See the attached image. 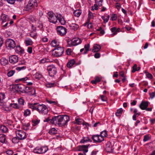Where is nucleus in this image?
Listing matches in <instances>:
<instances>
[{"label": "nucleus", "mask_w": 155, "mask_h": 155, "mask_svg": "<svg viewBox=\"0 0 155 155\" xmlns=\"http://www.w3.org/2000/svg\"><path fill=\"white\" fill-rule=\"evenodd\" d=\"M69 120V116L66 115H60L53 117L51 120V123L60 127L64 126Z\"/></svg>", "instance_id": "nucleus-1"}, {"label": "nucleus", "mask_w": 155, "mask_h": 155, "mask_svg": "<svg viewBox=\"0 0 155 155\" xmlns=\"http://www.w3.org/2000/svg\"><path fill=\"white\" fill-rule=\"evenodd\" d=\"M40 113L45 114L48 112V109L44 104H38L37 105V110Z\"/></svg>", "instance_id": "nucleus-2"}, {"label": "nucleus", "mask_w": 155, "mask_h": 155, "mask_svg": "<svg viewBox=\"0 0 155 155\" xmlns=\"http://www.w3.org/2000/svg\"><path fill=\"white\" fill-rule=\"evenodd\" d=\"M47 70L49 75L51 77H54L57 73V68L54 65L48 66Z\"/></svg>", "instance_id": "nucleus-3"}, {"label": "nucleus", "mask_w": 155, "mask_h": 155, "mask_svg": "<svg viewBox=\"0 0 155 155\" xmlns=\"http://www.w3.org/2000/svg\"><path fill=\"white\" fill-rule=\"evenodd\" d=\"M48 15L50 22L56 23L57 22L59 15H55L53 12H48Z\"/></svg>", "instance_id": "nucleus-4"}, {"label": "nucleus", "mask_w": 155, "mask_h": 155, "mask_svg": "<svg viewBox=\"0 0 155 155\" xmlns=\"http://www.w3.org/2000/svg\"><path fill=\"white\" fill-rule=\"evenodd\" d=\"M15 133L18 138L19 140H24L27 136L26 133L22 130H17L15 131Z\"/></svg>", "instance_id": "nucleus-5"}, {"label": "nucleus", "mask_w": 155, "mask_h": 155, "mask_svg": "<svg viewBox=\"0 0 155 155\" xmlns=\"http://www.w3.org/2000/svg\"><path fill=\"white\" fill-rule=\"evenodd\" d=\"M38 4L36 0H29L26 6V10L34 8L37 6Z\"/></svg>", "instance_id": "nucleus-6"}, {"label": "nucleus", "mask_w": 155, "mask_h": 155, "mask_svg": "<svg viewBox=\"0 0 155 155\" xmlns=\"http://www.w3.org/2000/svg\"><path fill=\"white\" fill-rule=\"evenodd\" d=\"M54 50L56 51L54 52L52 54L55 57H59L61 56L64 51L63 48L60 47L55 48L52 51H53Z\"/></svg>", "instance_id": "nucleus-7"}, {"label": "nucleus", "mask_w": 155, "mask_h": 155, "mask_svg": "<svg viewBox=\"0 0 155 155\" xmlns=\"http://www.w3.org/2000/svg\"><path fill=\"white\" fill-rule=\"evenodd\" d=\"M48 150V148L47 147H37L34 150L33 152L37 154H42L45 153Z\"/></svg>", "instance_id": "nucleus-8"}, {"label": "nucleus", "mask_w": 155, "mask_h": 155, "mask_svg": "<svg viewBox=\"0 0 155 155\" xmlns=\"http://www.w3.org/2000/svg\"><path fill=\"white\" fill-rule=\"evenodd\" d=\"M67 29L62 26H58L57 28V32L61 36H64L67 33Z\"/></svg>", "instance_id": "nucleus-9"}, {"label": "nucleus", "mask_w": 155, "mask_h": 155, "mask_svg": "<svg viewBox=\"0 0 155 155\" xmlns=\"http://www.w3.org/2000/svg\"><path fill=\"white\" fill-rule=\"evenodd\" d=\"M5 45L10 48H14L15 47V44L13 40L9 38L6 41Z\"/></svg>", "instance_id": "nucleus-10"}, {"label": "nucleus", "mask_w": 155, "mask_h": 155, "mask_svg": "<svg viewBox=\"0 0 155 155\" xmlns=\"http://www.w3.org/2000/svg\"><path fill=\"white\" fill-rule=\"evenodd\" d=\"M91 138L93 140L94 142L96 143H100L104 140V138L101 137L100 135H93Z\"/></svg>", "instance_id": "nucleus-11"}, {"label": "nucleus", "mask_w": 155, "mask_h": 155, "mask_svg": "<svg viewBox=\"0 0 155 155\" xmlns=\"http://www.w3.org/2000/svg\"><path fill=\"white\" fill-rule=\"evenodd\" d=\"M89 144L87 145H82L78 146V150L79 151H83V153L86 155V153L88 152V150L87 149L89 146Z\"/></svg>", "instance_id": "nucleus-12"}, {"label": "nucleus", "mask_w": 155, "mask_h": 155, "mask_svg": "<svg viewBox=\"0 0 155 155\" xmlns=\"http://www.w3.org/2000/svg\"><path fill=\"white\" fill-rule=\"evenodd\" d=\"M149 104L148 101H142L139 105V107L141 109L145 110L148 107Z\"/></svg>", "instance_id": "nucleus-13"}, {"label": "nucleus", "mask_w": 155, "mask_h": 155, "mask_svg": "<svg viewBox=\"0 0 155 155\" xmlns=\"http://www.w3.org/2000/svg\"><path fill=\"white\" fill-rule=\"evenodd\" d=\"M81 40L79 38H73L71 40V44L72 45L76 46L81 42Z\"/></svg>", "instance_id": "nucleus-14"}, {"label": "nucleus", "mask_w": 155, "mask_h": 155, "mask_svg": "<svg viewBox=\"0 0 155 155\" xmlns=\"http://www.w3.org/2000/svg\"><path fill=\"white\" fill-rule=\"evenodd\" d=\"M114 148L110 143H107L106 144V150L107 152L112 153L113 152Z\"/></svg>", "instance_id": "nucleus-15"}, {"label": "nucleus", "mask_w": 155, "mask_h": 155, "mask_svg": "<svg viewBox=\"0 0 155 155\" xmlns=\"http://www.w3.org/2000/svg\"><path fill=\"white\" fill-rule=\"evenodd\" d=\"M18 57L16 55H12L9 57V61L12 63L14 64L18 61Z\"/></svg>", "instance_id": "nucleus-16"}, {"label": "nucleus", "mask_w": 155, "mask_h": 155, "mask_svg": "<svg viewBox=\"0 0 155 155\" xmlns=\"http://www.w3.org/2000/svg\"><path fill=\"white\" fill-rule=\"evenodd\" d=\"M25 93L27 92H33L34 93L32 94V95H34L36 94L35 93V88H31L30 87H25Z\"/></svg>", "instance_id": "nucleus-17"}, {"label": "nucleus", "mask_w": 155, "mask_h": 155, "mask_svg": "<svg viewBox=\"0 0 155 155\" xmlns=\"http://www.w3.org/2000/svg\"><path fill=\"white\" fill-rule=\"evenodd\" d=\"M101 49V46L97 44H94L93 46L92 51L93 52H97Z\"/></svg>", "instance_id": "nucleus-18"}, {"label": "nucleus", "mask_w": 155, "mask_h": 155, "mask_svg": "<svg viewBox=\"0 0 155 155\" xmlns=\"http://www.w3.org/2000/svg\"><path fill=\"white\" fill-rule=\"evenodd\" d=\"M38 104V103H29L28 104V106L29 108L32 109V110H36L37 105Z\"/></svg>", "instance_id": "nucleus-19"}, {"label": "nucleus", "mask_w": 155, "mask_h": 155, "mask_svg": "<svg viewBox=\"0 0 155 155\" xmlns=\"http://www.w3.org/2000/svg\"><path fill=\"white\" fill-rule=\"evenodd\" d=\"M110 30L113 33L111 34V35L112 36H114L116 35L117 32H120V28H117L116 27H114L111 28Z\"/></svg>", "instance_id": "nucleus-20"}, {"label": "nucleus", "mask_w": 155, "mask_h": 155, "mask_svg": "<svg viewBox=\"0 0 155 155\" xmlns=\"http://www.w3.org/2000/svg\"><path fill=\"white\" fill-rule=\"evenodd\" d=\"M69 27L71 29L74 31L76 30L79 28V26L76 24L72 23L69 25Z\"/></svg>", "instance_id": "nucleus-21"}, {"label": "nucleus", "mask_w": 155, "mask_h": 155, "mask_svg": "<svg viewBox=\"0 0 155 155\" xmlns=\"http://www.w3.org/2000/svg\"><path fill=\"white\" fill-rule=\"evenodd\" d=\"M83 124L84 125L86 126H88L91 127H96L98 124H100L99 122H97L94 124H93V123H92V124H90L88 123L84 122V123H83Z\"/></svg>", "instance_id": "nucleus-22"}, {"label": "nucleus", "mask_w": 155, "mask_h": 155, "mask_svg": "<svg viewBox=\"0 0 155 155\" xmlns=\"http://www.w3.org/2000/svg\"><path fill=\"white\" fill-rule=\"evenodd\" d=\"M87 142H92V140L88 137H84L80 141L81 143H84Z\"/></svg>", "instance_id": "nucleus-23"}, {"label": "nucleus", "mask_w": 155, "mask_h": 155, "mask_svg": "<svg viewBox=\"0 0 155 155\" xmlns=\"http://www.w3.org/2000/svg\"><path fill=\"white\" fill-rule=\"evenodd\" d=\"M5 95L3 93H0V105H2L4 103V99L5 98Z\"/></svg>", "instance_id": "nucleus-24"}, {"label": "nucleus", "mask_w": 155, "mask_h": 155, "mask_svg": "<svg viewBox=\"0 0 155 155\" xmlns=\"http://www.w3.org/2000/svg\"><path fill=\"white\" fill-rule=\"evenodd\" d=\"M58 18L59 22L61 23V25H64L65 24V21L64 20V18L61 15H59Z\"/></svg>", "instance_id": "nucleus-25"}, {"label": "nucleus", "mask_w": 155, "mask_h": 155, "mask_svg": "<svg viewBox=\"0 0 155 155\" xmlns=\"http://www.w3.org/2000/svg\"><path fill=\"white\" fill-rule=\"evenodd\" d=\"M0 18V19L2 20V22H6L8 20L7 16L4 14H2Z\"/></svg>", "instance_id": "nucleus-26"}, {"label": "nucleus", "mask_w": 155, "mask_h": 155, "mask_svg": "<svg viewBox=\"0 0 155 155\" xmlns=\"http://www.w3.org/2000/svg\"><path fill=\"white\" fill-rule=\"evenodd\" d=\"M51 45L53 47H58L59 45V42L56 40H54L52 41Z\"/></svg>", "instance_id": "nucleus-27"}, {"label": "nucleus", "mask_w": 155, "mask_h": 155, "mask_svg": "<svg viewBox=\"0 0 155 155\" xmlns=\"http://www.w3.org/2000/svg\"><path fill=\"white\" fill-rule=\"evenodd\" d=\"M1 63L3 65H5L8 63V61L5 58H2L1 59Z\"/></svg>", "instance_id": "nucleus-28"}, {"label": "nucleus", "mask_w": 155, "mask_h": 155, "mask_svg": "<svg viewBox=\"0 0 155 155\" xmlns=\"http://www.w3.org/2000/svg\"><path fill=\"white\" fill-rule=\"evenodd\" d=\"M75 63V61L74 60H71L67 63V66L68 68H70L73 66Z\"/></svg>", "instance_id": "nucleus-29"}, {"label": "nucleus", "mask_w": 155, "mask_h": 155, "mask_svg": "<svg viewBox=\"0 0 155 155\" xmlns=\"http://www.w3.org/2000/svg\"><path fill=\"white\" fill-rule=\"evenodd\" d=\"M5 136L4 134H0V141L2 143H5Z\"/></svg>", "instance_id": "nucleus-30"}, {"label": "nucleus", "mask_w": 155, "mask_h": 155, "mask_svg": "<svg viewBox=\"0 0 155 155\" xmlns=\"http://www.w3.org/2000/svg\"><path fill=\"white\" fill-rule=\"evenodd\" d=\"M48 133L51 135H54L57 133V130L54 128H53L50 130Z\"/></svg>", "instance_id": "nucleus-31"}, {"label": "nucleus", "mask_w": 155, "mask_h": 155, "mask_svg": "<svg viewBox=\"0 0 155 155\" xmlns=\"http://www.w3.org/2000/svg\"><path fill=\"white\" fill-rule=\"evenodd\" d=\"M0 130L2 132L5 133L8 131V129L6 126L2 125L0 127Z\"/></svg>", "instance_id": "nucleus-32"}, {"label": "nucleus", "mask_w": 155, "mask_h": 155, "mask_svg": "<svg viewBox=\"0 0 155 155\" xmlns=\"http://www.w3.org/2000/svg\"><path fill=\"white\" fill-rule=\"evenodd\" d=\"M16 51L18 52H20L21 53L23 54L24 51V50L21 49L20 46H18L16 47Z\"/></svg>", "instance_id": "nucleus-33"}, {"label": "nucleus", "mask_w": 155, "mask_h": 155, "mask_svg": "<svg viewBox=\"0 0 155 155\" xmlns=\"http://www.w3.org/2000/svg\"><path fill=\"white\" fill-rule=\"evenodd\" d=\"M25 43L27 46L28 45H31L33 43V41L30 39H28L25 40Z\"/></svg>", "instance_id": "nucleus-34"}, {"label": "nucleus", "mask_w": 155, "mask_h": 155, "mask_svg": "<svg viewBox=\"0 0 155 155\" xmlns=\"http://www.w3.org/2000/svg\"><path fill=\"white\" fill-rule=\"evenodd\" d=\"M123 111V110L122 108H120L119 109H118L117 110V112H116L115 113L117 117L120 116Z\"/></svg>", "instance_id": "nucleus-35"}, {"label": "nucleus", "mask_w": 155, "mask_h": 155, "mask_svg": "<svg viewBox=\"0 0 155 155\" xmlns=\"http://www.w3.org/2000/svg\"><path fill=\"white\" fill-rule=\"evenodd\" d=\"M93 13L90 11H89L88 13V19L87 20V22L86 23V24H87L88 23V22H89L91 18H93Z\"/></svg>", "instance_id": "nucleus-36"}, {"label": "nucleus", "mask_w": 155, "mask_h": 155, "mask_svg": "<svg viewBox=\"0 0 155 155\" xmlns=\"http://www.w3.org/2000/svg\"><path fill=\"white\" fill-rule=\"evenodd\" d=\"M25 86L22 84H18V90L19 91H25Z\"/></svg>", "instance_id": "nucleus-37"}, {"label": "nucleus", "mask_w": 155, "mask_h": 155, "mask_svg": "<svg viewBox=\"0 0 155 155\" xmlns=\"http://www.w3.org/2000/svg\"><path fill=\"white\" fill-rule=\"evenodd\" d=\"M100 135L103 138H104V137H107V131L106 130L102 131L101 132Z\"/></svg>", "instance_id": "nucleus-38"}, {"label": "nucleus", "mask_w": 155, "mask_h": 155, "mask_svg": "<svg viewBox=\"0 0 155 155\" xmlns=\"http://www.w3.org/2000/svg\"><path fill=\"white\" fill-rule=\"evenodd\" d=\"M81 11L79 10H75L74 12V15L77 17H79L81 15Z\"/></svg>", "instance_id": "nucleus-39"}, {"label": "nucleus", "mask_w": 155, "mask_h": 155, "mask_svg": "<svg viewBox=\"0 0 155 155\" xmlns=\"http://www.w3.org/2000/svg\"><path fill=\"white\" fill-rule=\"evenodd\" d=\"M31 114V112L30 110L27 109L25 110L24 112V115L25 117H27L30 115Z\"/></svg>", "instance_id": "nucleus-40"}, {"label": "nucleus", "mask_w": 155, "mask_h": 155, "mask_svg": "<svg viewBox=\"0 0 155 155\" xmlns=\"http://www.w3.org/2000/svg\"><path fill=\"white\" fill-rule=\"evenodd\" d=\"M107 18H105L104 16H102V18L104 22L105 23L108 22L110 17L109 15H107Z\"/></svg>", "instance_id": "nucleus-41"}, {"label": "nucleus", "mask_w": 155, "mask_h": 155, "mask_svg": "<svg viewBox=\"0 0 155 155\" xmlns=\"http://www.w3.org/2000/svg\"><path fill=\"white\" fill-rule=\"evenodd\" d=\"M15 71L11 70L7 74V76L9 77H11L13 75V74L15 73Z\"/></svg>", "instance_id": "nucleus-42"}, {"label": "nucleus", "mask_w": 155, "mask_h": 155, "mask_svg": "<svg viewBox=\"0 0 155 155\" xmlns=\"http://www.w3.org/2000/svg\"><path fill=\"white\" fill-rule=\"evenodd\" d=\"M141 113L140 112H138L137 113L134 114L133 116V119L134 120H136V117H138V116L140 115Z\"/></svg>", "instance_id": "nucleus-43"}, {"label": "nucleus", "mask_w": 155, "mask_h": 155, "mask_svg": "<svg viewBox=\"0 0 155 155\" xmlns=\"http://www.w3.org/2000/svg\"><path fill=\"white\" fill-rule=\"evenodd\" d=\"M18 101L19 104L22 105H24L25 101L22 98H19L18 100Z\"/></svg>", "instance_id": "nucleus-44"}, {"label": "nucleus", "mask_w": 155, "mask_h": 155, "mask_svg": "<svg viewBox=\"0 0 155 155\" xmlns=\"http://www.w3.org/2000/svg\"><path fill=\"white\" fill-rule=\"evenodd\" d=\"M35 77L36 79H39L41 78L42 75L39 73H37L35 74Z\"/></svg>", "instance_id": "nucleus-45"}, {"label": "nucleus", "mask_w": 155, "mask_h": 155, "mask_svg": "<svg viewBox=\"0 0 155 155\" xmlns=\"http://www.w3.org/2000/svg\"><path fill=\"white\" fill-rule=\"evenodd\" d=\"M39 120H32V122L33 123V125L34 126H36L40 122Z\"/></svg>", "instance_id": "nucleus-46"}, {"label": "nucleus", "mask_w": 155, "mask_h": 155, "mask_svg": "<svg viewBox=\"0 0 155 155\" xmlns=\"http://www.w3.org/2000/svg\"><path fill=\"white\" fill-rule=\"evenodd\" d=\"M38 24L39 25H38V27L41 30H43V25L41 21H39Z\"/></svg>", "instance_id": "nucleus-47"}, {"label": "nucleus", "mask_w": 155, "mask_h": 155, "mask_svg": "<svg viewBox=\"0 0 155 155\" xmlns=\"http://www.w3.org/2000/svg\"><path fill=\"white\" fill-rule=\"evenodd\" d=\"M117 18V15L116 14H113L112 15L111 20L112 21L116 20Z\"/></svg>", "instance_id": "nucleus-48"}, {"label": "nucleus", "mask_w": 155, "mask_h": 155, "mask_svg": "<svg viewBox=\"0 0 155 155\" xmlns=\"http://www.w3.org/2000/svg\"><path fill=\"white\" fill-rule=\"evenodd\" d=\"M100 97L101 100L103 101H106L107 100V97L104 95H100Z\"/></svg>", "instance_id": "nucleus-49"}, {"label": "nucleus", "mask_w": 155, "mask_h": 155, "mask_svg": "<svg viewBox=\"0 0 155 155\" xmlns=\"http://www.w3.org/2000/svg\"><path fill=\"white\" fill-rule=\"evenodd\" d=\"M11 106L15 108L18 109L19 108V107L18 105L16 103H13V104H11Z\"/></svg>", "instance_id": "nucleus-50"}, {"label": "nucleus", "mask_w": 155, "mask_h": 155, "mask_svg": "<svg viewBox=\"0 0 155 155\" xmlns=\"http://www.w3.org/2000/svg\"><path fill=\"white\" fill-rule=\"evenodd\" d=\"M132 73H134L136 71H137V65L136 64H135L132 67Z\"/></svg>", "instance_id": "nucleus-51"}, {"label": "nucleus", "mask_w": 155, "mask_h": 155, "mask_svg": "<svg viewBox=\"0 0 155 155\" xmlns=\"http://www.w3.org/2000/svg\"><path fill=\"white\" fill-rule=\"evenodd\" d=\"M18 140H19L18 138H17L15 137L13 138L12 141L13 143H18L19 141Z\"/></svg>", "instance_id": "nucleus-52"}, {"label": "nucleus", "mask_w": 155, "mask_h": 155, "mask_svg": "<svg viewBox=\"0 0 155 155\" xmlns=\"http://www.w3.org/2000/svg\"><path fill=\"white\" fill-rule=\"evenodd\" d=\"M12 88L14 89L15 91H18V84H16L13 85L12 86Z\"/></svg>", "instance_id": "nucleus-53"}, {"label": "nucleus", "mask_w": 155, "mask_h": 155, "mask_svg": "<svg viewBox=\"0 0 155 155\" xmlns=\"http://www.w3.org/2000/svg\"><path fill=\"white\" fill-rule=\"evenodd\" d=\"M145 73L146 74V76L148 78L150 79H152L153 78V76L151 74L148 72H146V71Z\"/></svg>", "instance_id": "nucleus-54"}, {"label": "nucleus", "mask_w": 155, "mask_h": 155, "mask_svg": "<svg viewBox=\"0 0 155 155\" xmlns=\"http://www.w3.org/2000/svg\"><path fill=\"white\" fill-rule=\"evenodd\" d=\"M37 35V34L36 33H33V31L31 32L30 34V36L34 38H35Z\"/></svg>", "instance_id": "nucleus-55"}, {"label": "nucleus", "mask_w": 155, "mask_h": 155, "mask_svg": "<svg viewBox=\"0 0 155 155\" xmlns=\"http://www.w3.org/2000/svg\"><path fill=\"white\" fill-rule=\"evenodd\" d=\"M46 101L48 103L50 104H54L55 105H56L57 104V102H56L55 101H51L48 100H46Z\"/></svg>", "instance_id": "nucleus-56"}, {"label": "nucleus", "mask_w": 155, "mask_h": 155, "mask_svg": "<svg viewBox=\"0 0 155 155\" xmlns=\"http://www.w3.org/2000/svg\"><path fill=\"white\" fill-rule=\"evenodd\" d=\"M150 97L151 99L155 97V91L149 93Z\"/></svg>", "instance_id": "nucleus-57"}, {"label": "nucleus", "mask_w": 155, "mask_h": 155, "mask_svg": "<svg viewBox=\"0 0 155 155\" xmlns=\"http://www.w3.org/2000/svg\"><path fill=\"white\" fill-rule=\"evenodd\" d=\"M90 47V45L89 44L85 45L84 46V48L85 49V50H86L87 51H89Z\"/></svg>", "instance_id": "nucleus-58"}, {"label": "nucleus", "mask_w": 155, "mask_h": 155, "mask_svg": "<svg viewBox=\"0 0 155 155\" xmlns=\"http://www.w3.org/2000/svg\"><path fill=\"white\" fill-rule=\"evenodd\" d=\"M103 0H99V1H97L96 2V3L97 4H98L99 6H101L102 5V3L103 2Z\"/></svg>", "instance_id": "nucleus-59"}, {"label": "nucleus", "mask_w": 155, "mask_h": 155, "mask_svg": "<svg viewBox=\"0 0 155 155\" xmlns=\"http://www.w3.org/2000/svg\"><path fill=\"white\" fill-rule=\"evenodd\" d=\"M32 47H29L28 48L27 51L29 53L31 54L32 52Z\"/></svg>", "instance_id": "nucleus-60"}, {"label": "nucleus", "mask_w": 155, "mask_h": 155, "mask_svg": "<svg viewBox=\"0 0 155 155\" xmlns=\"http://www.w3.org/2000/svg\"><path fill=\"white\" fill-rule=\"evenodd\" d=\"M94 56L96 58H99L100 57V54L99 53H96L95 54Z\"/></svg>", "instance_id": "nucleus-61"}, {"label": "nucleus", "mask_w": 155, "mask_h": 155, "mask_svg": "<svg viewBox=\"0 0 155 155\" xmlns=\"http://www.w3.org/2000/svg\"><path fill=\"white\" fill-rule=\"evenodd\" d=\"M149 139V137L147 135H145L144 137V138L143 139V140L144 141H147Z\"/></svg>", "instance_id": "nucleus-62"}, {"label": "nucleus", "mask_w": 155, "mask_h": 155, "mask_svg": "<svg viewBox=\"0 0 155 155\" xmlns=\"http://www.w3.org/2000/svg\"><path fill=\"white\" fill-rule=\"evenodd\" d=\"M6 153L9 155H12L13 153V152L12 150H8L6 151Z\"/></svg>", "instance_id": "nucleus-63"}, {"label": "nucleus", "mask_w": 155, "mask_h": 155, "mask_svg": "<svg viewBox=\"0 0 155 155\" xmlns=\"http://www.w3.org/2000/svg\"><path fill=\"white\" fill-rule=\"evenodd\" d=\"M75 121L77 122L78 124H81L80 123L81 122V120L80 118H77L75 119Z\"/></svg>", "instance_id": "nucleus-64"}]
</instances>
